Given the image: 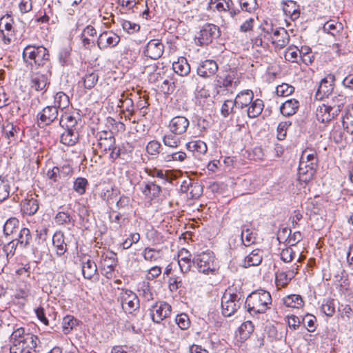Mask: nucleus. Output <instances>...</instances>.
Wrapping results in <instances>:
<instances>
[{
  "instance_id": "f257e3e1",
  "label": "nucleus",
  "mask_w": 353,
  "mask_h": 353,
  "mask_svg": "<svg viewBox=\"0 0 353 353\" xmlns=\"http://www.w3.org/2000/svg\"><path fill=\"white\" fill-rule=\"evenodd\" d=\"M10 353H36L41 341L39 337L23 327L14 328L10 336Z\"/></svg>"
},
{
  "instance_id": "f03ea898",
  "label": "nucleus",
  "mask_w": 353,
  "mask_h": 353,
  "mask_svg": "<svg viewBox=\"0 0 353 353\" xmlns=\"http://www.w3.org/2000/svg\"><path fill=\"white\" fill-rule=\"evenodd\" d=\"M22 57L32 69L51 68L49 52L43 46L28 45L23 50Z\"/></svg>"
},
{
  "instance_id": "7ed1b4c3",
  "label": "nucleus",
  "mask_w": 353,
  "mask_h": 353,
  "mask_svg": "<svg viewBox=\"0 0 353 353\" xmlns=\"http://www.w3.org/2000/svg\"><path fill=\"white\" fill-rule=\"evenodd\" d=\"M272 299L269 292L258 290L250 293L245 300L248 312L251 315L264 314L270 309Z\"/></svg>"
},
{
  "instance_id": "20e7f679",
  "label": "nucleus",
  "mask_w": 353,
  "mask_h": 353,
  "mask_svg": "<svg viewBox=\"0 0 353 353\" xmlns=\"http://www.w3.org/2000/svg\"><path fill=\"white\" fill-rule=\"evenodd\" d=\"M192 261L200 273L215 275L218 272L219 266L212 251L207 250L195 255Z\"/></svg>"
},
{
  "instance_id": "39448f33",
  "label": "nucleus",
  "mask_w": 353,
  "mask_h": 353,
  "mask_svg": "<svg viewBox=\"0 0 353 353\" xmlns=\"http://www.w3.org/2000/svg\"><path fill=\"white\" fill-rule=\"evenodd\" d=\"M243 301L241 292L234 288H228L221 298L222 314L225 316L233 315L240 308Z\"/></svg>"
},
{
  "instance_id": "423d86ee",
  "label": "nucleus",
  "mask_w": 353,
  "mask_h": 353,
  "mask_svg": "<svg viewBox=\"0 0 353 353\" xmlns=\"http://www.w3.org/2000/svg\"><path fill=\"white\" fill-rule=\"evenodd\" d=\"M300 265L296 263L290 266L283 265L275 272V285L277 290L286 288L299 273Z\"/></svg>"
},
{
  "instance_id": "0eeeda50",
  "label": "nucleus",
  "mask_w": 353,
  "mask_h": 353,
  "mask_svg": "<svg viewBox=\"0 0 353 353\" xmlns=\"http://www.w3.org/2000/svg\"><path fill=\"white\" fill-rule=\"evenodd\" d=\"M14 20L6 14L0 19V39L4 45H10L15 39Z\"/></svg>"
},
{
  "instance_id": "6e6552de",
  "label": "nucleus",
  "mask_w": 353,
  "mask_h": 353,
  "mask_svg": "<svg viewBox=\"0 0 353 353\" xmlns=\"http://www.w3.org/2000/svg\"><path fill=\"white\" fill-rule=\"evenodd\" d=\"M315 115L319 122L327 124L335 119L339 114L336 112V109L333 108L327 100L323 99L316 108Z\"/></svg>"
},
{
  "instance_id": "1a4fd4ad",
  "label": "nucleus",
  "mask_w": 353,
  "mask_h": 353,
  "mask_svg": "<svg viewBox=\"0 0 353 353\" xmlns=\"http://www.w3.org/2000/svg\"><path fill=\"white\" fill-rule=\"evenodd\" d=\"M100 263L104 272L103 273L104 276L111 279L117 265V254L112 250L103 248L100 255Z\"/></svg>"
},
{
  "instance_id": "9d476101",
  "label": "nucleus",
  "mask_w": 353,
  "mask_h": 353,
  "mask_svg": "<svg viewBox=\"0 0 353 353\" xmlns=\"http://www.w3.org/2000/svg\"><path fill=\"white\" fill-rule=\"evenodd\" d=\"M172 313V306L165 301L156 302L150 310V315L152 321L160 323L164 319L170 317Z\"/></svg>"
},
{
  "instance_id": "9b49d317",
  "label": "nucleus",
  "mask_w": 353,
  "mask_h": 353,
  "mask_svg": "<svg viewBox=\"0 0 353 353\" xmlns=\"http://www.w3.org/2000/svg\"><path fill=\"white\" fill-rule=\"evenodd\" d=\"M165 46L161 39H150L143 47V55L147 59L157 60L162 57Z\"/></svg>"
},
{
  "instance_id": "f8f14e48",
  "label": "nucleus",
  "mask_w": 353,
  "mask_h": 353,
  "mask_svg": "<svg viewBox=\"0 0 353 353\" xmlns=\"http://www.w3.org/2000/svg\"><path fill=\"white\" fill-rule=\"evenodd\" d=\"M221 34L219 26L212 23L204 24L200 30L197 39L201 46L210 43Z\"/></svg>"
},
{
  "instance_id": "ddd939ff",
  "label": "nucleus",
  "mask_w": 353,
  "mask_h": 353,
  "mask_svg": "<svg viewBox=\"0 0 353 353\" xmlns=\"http://www.w3.org/2000/svg\"><path fill=\"white\" fill-rule=\"evenodd\" d=\"M303 248H300L296 243H292L290 246L281 250L280 258L284 263H290L297 257L296 263H302L305 259V256L303 254Z\"/></svg>"
},
{
  "instance_id": "4468645a",
  "label": "nucleus",
  "mask_w": 353,
  "mask_h": 353,
  "mask_svg": "<svg viewBox=\"0 0 353 353\" xmlns=\"http://www.w3.org/2000/svg\"><path fill=\"white\" fill-rule=\"evenodd\" d=\"M123 310L128 314H132L139 308V300L137 294L131 290H123L120 294Z\"/></svg>"
},
{
  "instance_id": "2eb2a0df",
  "label": "nucleus",
  "mask_w": 353,
  "mask_h": 353,
  "mask_svg": "<svg viewBox=\"0 0 353 353\" xmlns=\"http://www.w3.org/2000/svg\"><path fill=\"white\" fill-rule=\"evenodd\" d=\"M51 68H46L45 72H34L30 77V86L36 91H45L50 84Z\"/></svg>"
},
{
  "instance_id": "dca6fc26",
  "label": "nucleus",
  "mask_w": 353,
  "mask_h": 353,
  "mask_svg": "<svg viewBox=\"0 0 353 353\" xmlns=\"http://www.w3.org/2000/svg\"><path fill=\"white\" fill-rule=\"evenodd\" d=\"M21 212L23 215L32 216L39 208V196L34 193L28 194L20 203Z\"/></svg>"
},
{
  "instance_id": "f3484780",
  "label": "nucleus",
  "mask_w": 353,
  "mask_h": 353,
  "mask_svg": "<svg viewBox=\"0 0 353 353\" xmlns=\"http://www.w3.org/2000/svg\"><path fill=\"white\" fill-rule=\"evenodd\" d=\"M335 80L334 74H328L321 81L315 94L317 100L323 101L324 98H328L334 90Z\"/></svg>"
},
{
  "instance_id": "a211bd4d",
  "label": "nucleus",
  "mask_w": 353,
  "mask_h": 353,
  "mask_svg": "<svg viewBox=\"0 0 353 353\" xmlns=\"http://www.w3.org/2000/svg\"><path fill=\"white\" fill-rule=\"evenodd\" d=\"M99 79V71L93 68H88L78 81V85L85 90H90L97 85Z\"/></svg>"
},
{
  "instance_id": "6ab92c4d",
  "label": "nucleus",
  "mask_w": 353,
  "mask_h": 353,
  "mask_svg": "<svg viewBox=\"0 0 353 353\" xmlns=\"http://www.w3.org/2000/svg\"><path fill=\"white\" fill-rule=\"evenodd\" d=\"M58 117V110L52 105H48L37 115V124L39 128H43L54 122Z\"/></svg>"
},
{
  "instance_id": "aec40b11",
  "label": "nucleus",
  "mask_w": 353,
  "mask_h": 353,
  "mask_svg": "<svg viewBox=\"0 0 353 353\" xmlns=\"http://www.w3.org/2000/svg\"><path fill=\"white\" fill-rule=\"evenodd\" d=\"M120 37L112 31H104L97 39V46L100 50L116 47L120 42Z\"/></svg>"
},
{
  "instance_id": "412c9836",
  "label": "nucleus",
  "mask_w": 353,
  "mask_h": 353,
  "mask_svg": "<svg viewBox=\"0 0 353 353\" xmlns=\"http://www.w3.org/2000/svg\"><path fill=\"white\" fill-rule=\"evenodd\" d=\"M189 125L190 121L188 118L183 116H176L170 121L168 129L173 134L183 135L187 132Z\"/></svg>"
},
{
  "instance_id": "4be33fe9",
  "label": "nucleus",
  "mask_w": 353,
  "mask_h": 353,
  "mask_svg": "<svg viewBox=\"0 0 353 353\" xmlns=\"http://www.w3.org/2000/svg\"><path fill=\"white\" fill-rule=\"evenodd\" d=\"M323 30L327 34L333 36L336 40H341L345 35L343 24L336 19L326 21L323 26Z\"/></svg>"
},
{
  "instance_id": "5701e85b",
  "label": "nucleus",
  "mask_w": 353,
  "mask_h": 353,
  "mask_svg": "<svg viewBox=\"0 0 353 353\" xmlns=\"http://www.w3.org/2000/svg\"><path fill=\"white\" fill-rule=\"evenodd\" d=\"M116 142L112 132L106 130L99 133L97 146L103 154H106L114 145Z\"/></svg>"
},
{
  "instance_id": "b1692460",
  "label": "nucleus",
  "mask_w": 353,
  "mask_h": 353,
  "mask_svg": "<svg viewBox=\"0 0 353 353\" xmlns=\"http://www.w3.org/2000/svg\"><path fill=\"white\" fill-rule=\"evenodd\" d=\"M186 149L197 159L201 160L207 153V144L201 140H192L185 144Z\"/></svg>"
},
{
  "instance_id": "393cba45",
  "label": "nucleus",
  "mask_w": 353,
  "mask_h": 353,
  "mask_svg": "<svg viewBox=\"0 0 353 353\" xmlns=\"http://www.w3.org/2000/svg\"><path fill=\"white\" fill-rule=\"evenodd\" d=\"M290 41V36L283 28H279L273 32L272 43L276 50H281L285 47Z\"/></svg>"
},
{
  "instance_id": "a878e982",
  "label": "nucleus",
  "mask_w": 353,
  "mask_h": 353,
  "mask_svg": "<svg viewBox=\"0 0 353 353\" xmlns=\"http://www.w3.org/2000/svg\"><path fill=\"white\" fill-rule=\"evenodd\" d=\"M218 70V65L214 60L207 59L202 61L197 68V74L201 77L209 78L214 76Z\"/></svg>"
},
{
  "instance_id": "bb28decb",
  "label": "nucleus",
  "mask_w": 353,
  "mask_h": 353,
  "mask_svg": "<svg viewBox=\"0 0 353 353\" xmlns=\"http://www.w3.org/2000/svg\"><path fill=\"white\" fill-rule=\"evenodd\" d=\"M140 190L146 199L152 201L160 196L162 188L155 182L148 181L142 185Z\"/></svg>"
},
{
  "instance_id": "cd10ccee",
  "label": "nucleus",
  "mask_w": 353,
  "mask_h": 353,
  "mask_svg": "<svg viewBox=\"0 0 353 353\" xmlns=\"http://www.w3.org/2000/svg\"><path fill=\"white\" fill-rule=\"evenodd\" d=\"M178 264L181 272L183 274L188 273L192 267L193 261L192 260V254L185 248H181L178 252Z\"/></svg>"
},
{
  "instance_id": "c85d7f7f",
  "label": "nucleus",
  "mask_w": 353,
  "mask_h": 353,
  "mask_svg": "<svg viewBox=\"0 0 353 353\" xmlns=\"http://www.w3.org/2000/svg\"><path fill=\"white\" fill-rule=\"evenodd\" d=\"M281 4L283 12L285 15L288 16L291 20L295 21L300 17L301 8L296 1L286 0L283 1Z\"/></svg>"
},
{
  "instance_id": "c756f323",
  "label": "nucleus",
  "mask_w": 353,
  "mask_h": 353,
  "mask_svg": "<svg viewBox=\"0 0 353 353\" xmlns=\"http://www.w3.org/2000/svg\"><path fill=\"white\" fill-rule=\"evenodd\" d=\"M46 176L49 181V184L54 190H56L58 192L62 191L65 183L63 182H59V179L61 178L58 166H54L52 169L48 170L46 173Z\"/></svg>"
},
{
  "instance_id": "7c9ffc66",
  "label": "nucleus",
  "mask_w": 353,
  "mask_h": 353,
  "mask_svg": "<svg viewBox=\"0 0 353 353\" xmlns=\"http://www.w3.org/2000/svg\"><path fill=\"white\" fill-rule=\"evenodd\" d=\"M327 101L334 108L336 109V112L339 114L342 108L348 102H352L351 105H353V99L350 97L346 96L343 92L336 94L330 99L327 98Z\"/></svg>"
},
{
  "instance_id": "2f4dec72",
  "label": "nucleus",
  "mask_w": 353,
  "mask_h": 353,
  "mask_svg": "<svg viewBox=\"0 0 353 353\" xmlns=\"http://www.w3.org/2000/svg\"><path fill=\"white\" fill-rule=\"evenodd\" d=\"M80 117L78 113L74 112H65L61 116L60 125L65 129H76Z\"/></svg>"
},
{
  "instance_id": "473e14b6",
  "label": "nucleus",
  "mask_w": 353,
  "mask_h": 353,
  "mask_svg": "<svg viewBox=\"0 0 353 353\" xmlns=\"http://www.w3.org/2000/svg\"><path fill=\"white\" fill-rule=\"evenodd\" d=\"M118 107H119L121 112L125 114V117L128 119H130L134 113L133 100L128 96H125L124 92L121 94Z\"/></svg>"
},
{
  "instance_id": "72a5a7b5",
  "label": "nucleus",
  "mask_w": 353,
  "mask_h": 353,
  "mask_svg": "<svg viewBox=\"0 0 353 353\" xmlns=\"http://www.w3.org/2000/svg\"><path fill=\"white\" fill-rule=\"evenodd\" d=\"M52 245L59 256H63L68 250L65 236L62 232H56L52 236Z\"/></svg>"
},
{
  "instance_id": "f704fd0d",
  "label": "nucleus",
  "mask_w": 353,
  "mask_h": 353,
  "mask_svg": "<svg viewBox=\"0 0 353 353\" xmlns=\"http://www.w3.org/2000/svg\"><path fill=\"white\" fill-rule=\"evenodd\" d=\"M254 98V92L252 90H244L239 92L235 99L236 108L244 109L252 102Z\"/></svg>"
},
{
  "instance_id": "c9c22d12",
  "label": "nucleus",
  "mask_w": 353,
  "mask_h": 353,
  "mask_svg": "<svg viewBox=\"0 0 353 353\" xmlns=\"http://www.w3.org/2000/svg\"><path fill=\"white\" fill-rule=\"evenodd\" d=\"M263 260V251L260 249L253 250L245 256L243 261V266L245 268L259 265Z\"/></svg>"
},
{
  "instance_id": "e433bc0d",
  "label": "nucleus",
  "mask_w": 353,
  "mask_h": 353,
  "mask_svg": "<svg viewBox=\"0 0 353 353\" xmlns=\"http://www.w3.org/2000/svg\"><path fill=\"white\" fill-rule=\"evenodd\" d=\"M283 305L287 307L301 309L305 305L303 297L299 294H292L284 296L282 299Z\"/></svg>"
},
{
  "instance_id": "4c0bfd02",
  "label": "nucleus",
  "mask_w": 353,
  "mask_h": 353,
  "mask_svg": "<svg viewBox=\"0 0 353 353\" xmlns=\"http://www.w3.org/2000/svg\"><path fill=\"white\" fill-rule=\"evenodd\" d=\"M246 108L248 117L251 119H254L262 113L264 108V103L261 99H253L252 102Z\"/></svg>"
},
{
  "instance_id": "58836bf2",
  "label": "nucleus",
  "mask_w": 353,
  "mask_h": 353,
  "mask_svg": "<svg viewBox=\"0 0 353 353\" xmlns=\"http://www.w3.org/2000/svg\"><path fill=\"white\" fill-rule=\"evenodd\" d=\"M79 134L76 129H65L60 137V142L67 146H73L78 141Z\"/></svg>"
},
{
  "instance_id": "ea45409f",
  "label": "nucleus",
  "mask_w": 353,
  "mask_h": 353,
  "mask_svg": "<svg viewBox=\"0 0 353 353\" xmlns=\"http://www.w3.org/2000/svg\"><path fill=\"white\" fill-rule=\"evenodd\" d=\"M19 128L12 123L4 124L2 129V136L8 140V143H15L17 139Z\"/></svg>"
},
{
  "instance_id": "a19ab883",
  "label": "nucleus",
  "mask_w": 353,
  "mask_h": 353,
  "mask_svg": "<svg viewBox=\"0 0 353 353\" xmlns=\"http://www.w3.org/2000/svg\"><path fill=\"white\" fill-rule=\"evenodd\" d=\"M141 256L145 261L155 263L163 259V252L160 249L146 247L143 250Z\"/></svg>"
},
{
  "instance_id": "79ce46f5",
  "label": "nucleus",
  "mask_w": 353,
  "mask_h": 353,
  "mask_svg": "<svg viewBox=\"0 0 353 353\" xmlns=\"http://www.w3.org/2000/svg\"><path fill=\"white\" fill-rule=\"evenodd\" d=\"M299 108V102L295 99L285 101L280 107L281 113L285 117H290L296 114Z\"/></svg>"
},
{
  "instance_id": "37998d69",
  "label": "nucleus",
  "mask_w": 353,
  "mask_h": 353,
  "mask_svg": "<svg viewBox=\"0 0 353 353\" xmlns=\"http://www.w3.org/2000/svg\"><path fill=\"white\" fill-rule=\"evenodd\" d=\"M172 68L177 74L185 77L190 72V65L186 58L181 57L172 63Z\"/></svg>"
},
{
  "instance_id": "c03bdc74",
  "label": "nucleus",
  "mask_w": 353,
  "mask_h": 353,
  "mask_svg": "<svg viewBox=\"0 0 353 353\" xmlns=\"http://www.w3.org/2000/svg\"><path fill=\"white\" fill-rule=\"evenodd\" d=\"M320 311L327 317H332L336 312L335 299L327 297L322 300Z\"/></svg>"
},
{
  "instance_id": "a18cd8bd",
  "label": "nucleus",
  "mask_w": 353,
  "mask_h": 353,
  "mask_svg": "<svg viewBox=\"0 0 353 353\" xmlns=\"http://www.w3.org/2000/svg\"><path fill=\"white\" fill-rule=\"evenodd\" d=\"M82 274L85 279H92L97 274V268L94 261L90 259L82 262Z\"/></svg>"
},
{
  "instance_id": "49530a36",
  "label": "nucleus",
  "mask_w": 353,
  "mask_h": 353,
  "mask_svg": "<svg viewBox=\"0 0 353 353\" xmlns=\"http://www.w3.org/2000/svg\"><path fill=\"white\" fill-rule=\"evenodd\" d=\"M181 190L183 192H189V194L192 199L199 198L203 191V188L198 183H189L184 181L181 185Z\"/></svg>"
},
{
  "instance_id": "de8ad7c7",
  "label": "nucleus",
  "mask_w": 353,
  "mask_h": 353,
  "mask_svg": "<svg viewBox=\"0 0 353 353\" xmlns=\"http://www.w3.org/2000/svg\"><path fill=\"white\" fill-rule=\"evenodd\" d=\"M145 72L148 73V81L152 83H156L162 79L161 71L157 63L145 67Z\"/></svg>"
},
{
  "instance_id": "09e8293b",
  "label": "nucleus",
  "mask_w": 353,
  "mask_h": 353,
  "mask_svg": "<svg viewBox=\"0 0 353 353\" xmlns=\"http://www.w3.org/2000/svg\"><path fill=\"white\" fill-rule=\"evenodd\" d=\"M55 223L59 225H74L75 220L68 212L60 211L54 217Z\"/></svg>"
},
{
  "instance_id": "8fccbe9b",
  "label": "nucleus",
  "mask_w": 353,
  "mask_h": 353,
  "mask_svg": "<svg viewBox=\"0 0 353 353\" xmlns=\"http://www.w3.org/2000/svg\"><path fill=\"white\" fill-rule=\"evenodd\" d=\"M316 172L299 163L298 169V180L300 183H307L312 180Z\"/></svg>"
},
{
  "instance_id": "3c124183",
  "label": "nucleus",
  "mask_w": 353,
  "mask_h": 353,
  "mask_svg": "<svg viewBox=\"0 0 353 353\" xmlns=\"http://www.w3.org/2000/svg\"><path fill=\"white\" fill-rule=\"evenodd\" d=\"M70 104V99L68 96L63 92H58L54 96V105L57 110H61L68 107Z\"/></svg>"
},
{
  "instance_id": "603ef678",
  "label": "nucleus",
  "mask_w": 353,
  "mask_h": 353,
  "mask_svg": "<svg viewBox=\"0 0 353 353\" xmlns=\"http://www.w3.org/2000/svg\"><path fill=\"white\" fill-rule=\"evenodd\" d=\"M137 291L145 301H150L154 299V294L150 284L147 281H142L138 284Z\"/></svg>"
},
{
  "instance_id": "864d4df0",
  "label": "nucleus",
  "mask_w": 353,
  "mask_h": 353,
  "mask_svg": "<svg viewBox=\"0 0 353 353\" xmlns=\"http://www.w3.org/2000/svg\"><path fill=\"white\" fill-rule=\"evenodd\" d=\"M32 236L30 230L28 228L21 229L17 238V243L26 248L32 242Z\"/></svg>"
},
{
  "instance_id": "5fc2aeb1",
  "label": "nucleus",
  "mask_w": 353,
  "mask_h": 353,
  "mask_svg": "<svg viewBox=\"0 0 353 353\" xmlns=\"http://www.w3.org/2000/svg\"><path fill=\"white\" fill-rule=\"evenodd\" d=\"M241 236L243 244L246 247L252 245L256 240V233L249 228H245V227L242 229Z\"/></svg>"
},
{
  "instance_id": "6e6d98bb",
  "label": "nucleus",
  "mask_w": 353,
  "mask_h": 353,
  "mask_svg": "<svg viewBox=\"0 0 353 353\" xmlns=\"http://www.w3.org/2000/svg\"><path fill=\"white\" fill-rule=\"evenodd\" d=\"M89 185V182L84 177H77L73 182V190L79 195H83Z\"/></svg>"
},
{
  "instance_id": "4d7b16f0",
  "label": "nucleus",
  "mask_w": 353,
  "mask_h": 353,
  "mask_svg": "<svg viewBox=\"0 0 353 353\" xmlns=\"http://www.w3.org/2000/svg\"><path fill=\"white\" fill-rule=\"evenodd\" d=\"M227 0H209L206 10L209 12H226Z\"/></svg>"
},
{
  "instance_id": "13d9d810",
  "label": "nucleus",
  "mask_w": 353,
  "mask_h": 353,
  "mask_svg": "<svg viewBox=\"0 0 353 353\" xmlns=\"http://www.w3.org/2000/svg\"><path fill=\"white\" fill-rule=\"evenodd\" d=\"M317 319L316 317L310 313H307L302 318V323L306 327L309 332H314L317 327Z\"/></svg>"
},
{
  "instance_id": "bf43d9fd",
  "label": "nucleus",
  "mask_w": 353,
  "mask_h": 353,
  "mask_svg": "<svg viewBox=\"0 0 353 353\" xmlns=\"http://www.w3.org/2000/svg\"><path fill=\"white\" fill-rule=\"evenodd\" d=\"M120 23L123 31L129 34H135L139 32L141 29V26L139 23L130 20L122 19Z\"/></svg>"
},
{
  "instance_id": "052dcab7",
  "label": "nucleus",
  "mask_w": 353,
  "mask_h": 353,
  "mask_svg": "<svg viewBox=\"0 0 353 353\" xmlns=\"http://www.w3.org/2000/svg\"><path fill=\"white\" fill-rule=\"evenodd\" d=\"M299 50L298 47L291 45L286 49L284 54V58L287 61L298 63V59L299 58Z\"/></svg>"
},
{
  "instance_id": "680f3d73",
  "label": "nucleus",
  "mask_w": 353,
  "mask_h": 353,
  "mask_svg": "<svg viewBox=\"0 0 353 353\" xmlns=\"http://www.w3.org/2000/svg\"><path fill=\"white\" fill-rule=\"evenodd\" d=\"M178 136V134L172 132L166 134L163 137V143L168 147L172 148H177L181 142Z\"/></svg>"
},
{
  "instance_id": "e2e57ef3",
  "label": "nucleus",
  "mask_w": 353,
  "mask_h": 353,
  "mask_svg": "<svg viewBox=\"0 0 353 353\" xmlns=\"http://www.w3.org/2000/svg\"><path fill=\"white\" fill-rule=\"evenodd\" d=\"M19 221L15 217L8 219L3 226V232L6 235L8 236L16 232L19 228Z\"/></svg>"
},
{
  "instance_id": "0e129e2a",
  "label": "nucleus",
  "mask_w": 353,
  "mask_h": 353,
  "mask_svg": "<svg viewBox=\"0 0 353 353\" xmlns=\"http://www.w3.org/2000/svg\"><path fill=\"white\" fill-rule=\"evenodd\" d=\"M239 5L243 11L250 13L254 12L259 9V4L256 0H240Z\"/></svg>"
},
{
  "instance_id": "69168bd1",
  "label": "nucleus",
  "mask_w": 353,
  "mask_h": 353,
  "mask_svg": "<svg viewBox=\"0 0 353 353\" xmlns=\"http://www.w3.org/2000/svg\"><path fill=\"white\" fill-rule=\"evenodd\" d=\"M300 160H312V161H317L318 159V153L316 149L312 147L307 146L306 147L301 153V156Z\"/></svg>"
},
{
  "instance_id": "338daca9",
  "label": "nucleus",
  "mask_w": 353,
  "mask_h": 353,
  "mask_svg": "<svg viewBox=\"0 0 353 353\" xmlns=\"http://www.w3.org/2000/svg\"><path fill=\"white\" fill-rule=\"evenodd\" d=\"M330 136V139L336 143H342L345 139L343 130L339 125H334Z\"/></svg>"
},
{
  "instance_id": "774afa93",
  "label": "nucleus",
  "mask_w": 353,
  "mask_h": 353,
  "mask_svg": "<svg viewBox=\"0 0 353 353\" xmlns=\"http://www.w3.org/2000/svg\"><path fill=\"white\" fill-rule=\"evenodd\" d=\"M294 92V87L288 83H282L276 88V94L281 97L290 96Z\"/></svg>"
}]
</instances>
